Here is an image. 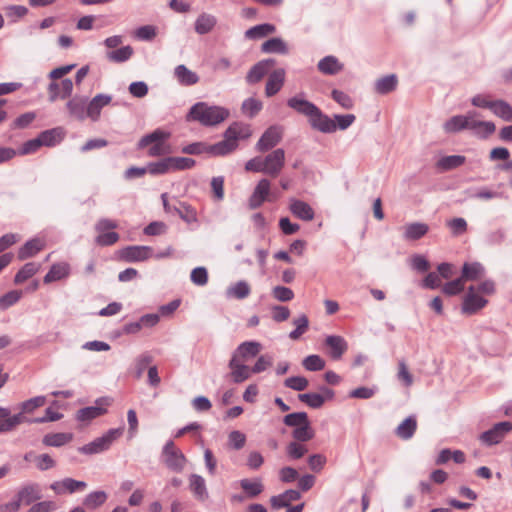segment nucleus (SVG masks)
I'll return each instance as SVG.
<instances>
[{
    "label": "nucleus",
    "mask_w": 512,
    "mask_h": 512,
    "mask_svg": "<svg viewBox=\"0 0 512 512\" xmlns=\"http://www.w3.org/2000/svg\"><path fill=\"white\" fill-rule=\"evenodd\" d=\"M308 422L310 421L308 419V415L306 412L290 413L284 416L283 418V423L286 426L294 427V429H296L297 427H301Z\"/></svg>",
    "instance_id": "obj_52"
},
{
    "label": "nucleus",
    "mask_w": 512,
    "mask_h": 512,
    "mask_svg": "<svg viewBox=\"0 0 512 512\" xmlns=\"http://www.w3.org/2000/svg\"><path fill=\"white\" fill-rule=\"evenodd\" d=\"M331 97L344 109H351L354 106L352 98L341 90L333 89L331 92Z\"/></svg>",
    "instance_id": "obj_63"
},
{
    "label": "nucleus",
    "mask_w": 512,
    "mask_h": 512,
    "mask_svg": "<svg viewBox=\"0 0 512 512\" xmlns=\"http://www.w3.org/2000/svg\"><path fill=\"white\" fill-rule=\"evenodd\" d=\"M307 452V446L300 442L292 441L286 447V454L291 460H298L302 458Z\"/></svg>",
    "instance_id": "obj_56"
},
{
    "label": "nucleus",
    "mask_w": 512,
    "mask_h": 512,
    "mask_svg": "<svg viewBox=\"0 0 512 512\" xmlns=\"http://www.w3.org/2000/svg\"><path fill=\"white\" fill-rule=\"evenodd\" d=\"M42 496V488L39 483H24L18 488L11 501L0 506V512H18L22 505H31L39 501Z\"/></svg>",
    "instance_id": "obj_2"
},
{
    "label": "nucleus",
    "mask_w": 512,
    "mask_h": 512,
    "mask_svg": "<svg viewBox=\"0 0 512 512\" xmlns=\"http://www.w3.org/2000/svg\"><path fill=\"white\" fill-rule=\"evenodd\" d=\"M171 134L162 129H156L153 132L144 135L138 142V149L148 147V156L160 157L171 152L170 146L166 141L170 138Z\"/></svg>",
    "instance_id": "obj_4"
},
{
    "label": "nucleus",
    "mask_w": 512,
    "mask_h": 512,
    "mask_svg": "<svg viewBox=\"0 0 512 512\" xmlns=\"http://www.w3.org/2000/svg\"><path fill=\"white\" fill-rule=\"evenodd\" d=\"M262 102L255 98H248L242 103V112L248 117L252 118L257 115L262 109Z\"/></svg>",
    "instance_id": "obj_58"
},
{
    "label": "nucleus",
    "mask_w": 512,
    "mask_h": 512,
    "mask_svg": "<svg viewBox=\"0 0 512 512\" xmlns=\"http://www.w3.org/2000/svg\"><path fill=\"white\" fill-rule=\"evenodd\" d=\"M24 414H26V412H23L22 410L15 415H11V412L9 411V416L6 421H0V434L11 432L22 423H30V419Z\"/></svg>",
    "instance_id": "obj_34"
},
{
    "label": "nucleus",
    "mask_w": 512,
    "mask_h": 512,
    "mask_svg": "<svg viewBox=\"0 0 512 512\" xmlns=\"http://www.w3.org/2000/svg\"><path fill=\"white\" fill-rule=\"evenodd\" d=\"M466 158L462 155L444 156L438 160L436 166L442 171H449L463 165Z\"/></svg>",
    "instance_id": "obj_47"
},
{
    "label": "nucleus",
    "mask_w": 512,
    "mask_h": 512,
    "mask_svg": "<svg viewBox=\"0 0 512 512\" xmlns=\"http://www.w3.org/2000/svg\"><path fill=\"white\" fill-rule=\"evenodd\" d=\"M49 100L51 102L57 99H66L71 97L73 92V82L69 78L63 79L61 82H51L48 85Z\"/></svg>",
    "instance_id": "obj_17"
},
{
    "label": "nucleus",
    "mask_w": 512,
    "mask_h": 512,
    "mask_svg": "<svg viewBox=\"0 0 512 512\" xmlns=\"http://www.w3.org/2000/svg\"><path fill=\"white\" fill-rule=\"evenodd\" d=\"M491 112L496 117L506 122H512V106L505 100H494V105Z\"/></svg>",
    "instance_id": "obj_44"
},
{
    "label": "nucleus",
    "mask_w": 512,
    "mask_h": 512,
    "mask_svg": "<svg viewBox=\"0 0 512 512\" xmlns=\"http://www.w3.org/2000/svg\"><path fill=\"white\" fill-rule=\"evenodd\" d=\"M107 497L104 491H94L86 495L83 504L89 509H96L105 503Z\"/></svg>",
    "instance_id": "obj_50"
},
{
    "label": "nucleus",
    "mask_w": 512,
    "mask_h": 512,
    "mask_svg": "<svg viewBox=\"0 0 512 512\" xmlns=\"http://www.w3.org/2000/svg\"><path fill=\"white\" fill-rule=\"evenodd\" d=\"M276 64V60L269 58L257 62L251 67L246 75V81L248 84H256L260 82L265 75H267L270 69Z\"/></svg>",
    "instance_id": "obj_19"
},
{
    "label": "nucleus",
    "mask_w": 512,
    "mask_h": 512,
    "mask_svg": "<svg viewBox=\"0 0 512 512\" xmlns=\"http://www.w3.org/2000/svg\"><path fill=\"white\" fill-rule=\"evenodd\" d=\"M120 257L128 263L143 262L153 257V249L150 246H127L120 251Z\"/></svg>",
    "instance_id": "obj_10"
},
{
    "label": "nucleus",
    "mask_w": 512,
    "mask_h": 512,
    "mask_svg": "<svg viewBox=\"0 0 512 512\" xmlns=\"http://www.w3.org/2000/svg\"><path fill=\"white\" fill-rule=\"evenodd\" d=\"M287 105L296 112L308 117V120L318 108L314 103L298 96L288 99Z\"/></svg>",
    "instance_id": "obj_26"
},
{
    "label": "nucleus",
    "mask_w": 512,
    "mask_h": 512,
    "mask_svg": "<svg viewBox=\"0 0 512 512\" xmlns=\"http://www.w3.org/2000/svg\"><path fill=\"white\" fill-rule=\"evenodd\" d=\"M261 51L264 53H277L286 55L289 52L288 45L284 40L279 37H274L266 40L261 45Z\"/></svg>",
    "instance_id": "obj_36"
},
{
    "label": "nucleus",
    "mask_w": 512,
    "mask_h": 512,
    "mask_svg": "<svg viewBox=\"0 0 512 512\" xmlns=\"http://www.w3.org/2000/svg\"><path fill=\"white\" fill-rule=\"evenodd\" d=\"M69 274V265L67 263L53 264L47 274L44 276V283L48 284L61 280Z\"/></svg>",
    "instance_id": "obj_39"
},
{
    "label": "nucleus",
    "mask_w": 512,
    "mask_h": 512,
    "mask_svg": "<svg viewBox=\"0 0 512 512\" xmlns=\"http://www.w3.org/2000/svg\"><path fill=\"white\" fill-rule=\"evenodd\" d=\"M87 486L86 482L78 481L72 478H65L61 481H55L50 485V489L53 490L56 494H63L68 492L70 494L76 492L77 490H83Z\"/></svg>",
    "instance_id": "obj_24"
},
{
    "label": "nucleus",
    "mask_w": 512,
    "mask_h": 512,
    "mask_svg": "<svg viewBox=\"0 0 512 512\" xmlns=\"http://www.w3.org/2000/svg\"><path fill=\"white\" fill-rule=\"evenodd\" d=\"M265 174L277 177L285 166V151L277 148L263 157Z\"/></svg>",
    "instance_id": "obj_8"
},
{
    "label": "nucleus",
    "mask_w": 512,
    "mask_h": 512,
    "mask_svg": "<svg viewBox=\"0 0 512 512\" xmlns=\"http://www.w3.org/2000/svg\"><path fill=\"white\" fill-rule=\"evenodd\" d=\"M416 428L417 421L415 417L409 416L398 425L396 435L403 440H409L413 437Z\"/></svg>",
    "instance_id": "obj_38"
},
{
    "label": "nucleus",
    "mask_w": 512,
    "mask_h": 512,
    "mask_svg": "<svg viewBox=\"0 0 512 512\" xmlns=\"http://www.w3.org/2000/svg\"><path fill=\"white\" fill-rule=\"evenodd\" d=\"M286 72L283 68H279L271 72L268 76L265 95L272 97L277 94L284 85Z\"/></svg>",
    "instance_id": "obj_23"
},
{
    "label": "nucleus",
    "mask_w": 512,
    "mask_h": 512,
    "mask_svg": "<svg viewBox=\"0 0 512 512\" xmlns=\"http://www.w3.org/2000/svg\"><path fill=\"white\" fill-rule=\"evenodd\" d=\"M66 109L69 116L78 121H84L88 118L87 97L75 95L66 103Z\"/></svg>",
    "instance_id": "obj_14"
},
{
    "label": "nucleus",
    "mask_w": 512,
    "mask_h": 512,
    "mask_svg": "<svg viewBox=\"0 0 512 512\" xmlns=\"http://www.w3.org/2000/svg\"><path fill=\"white\" fill-rule=\"evenodd\" d=\"M123 428L109 429L101 437H98L90 443L83 445L78 451L85 455L99 454L107 451L112 444L122 435Z\"/></svg>",
    "instance_id": "obj_5"
},
{
    "label": "nucleus",
    "mask_w": 512,
    "mask_h": 512,
    "mask_svg": "<svg viewBox=\"0 0 512 512\" xmlns=\"http://www.w3.org/2000/svg\"><path fill=\"white\" fill-rule=\"evenodd\" d=\"M229 115V110L224 107L197 102L190 108L187 119L210 127L222 123Z\"/></svg>",
    "instance_id": "obj_1"
},
{
    "label": "nucleus",
    "mask_w": 512,
    "mask_h": 512,
    "mask_svg": "<svg viewBox=\"0 0 512 512\" xmlns=\"http://www.w3.org/2000/svg\"><path fill=\"white\" fill-rule=\"evenodd\" d=\"M488 301L480 294L476 292L475 286L468 288L467 294L465 295L462 303V313L464 314H475L486 306Z\"/></svg>",
    "instance_id": "obj_12"
},
{
    "label": "nucleus",
    "mask_w": 512,
    "mask_h": 512,
    "mask_svg": "<svg viewBox=\"0 0 512 512\" xmlns=\"http://www.w3.org/2000/svg\"><path fill=\"white\" fill-rule=\"evenodd\" d=\"M22 297V292L12 290L0 297V310H6L12 305L16 304Z\"/></svg>",
    "instance_id": "obj_61"
},
{
    "label": "nucleus",
    "mask_w": 512,
    "mask_h": 512,
    "mask_svg": "<svg viewBox=\"0 0 512 512\" xmlns=\"http://www.w3.org/2000/svg\"><path fill=\"white\" fill-rule=\"evenodd\" d=\"M262 350L261 343L257 341H245L242 342L232 353L231 358L246 363L247 361L258 356Z\"/></svg>",
    "instance_id": "obj_15"
},
{
    "label": "nucleus",
    "mask_w": 512,
    "mask_h": 512,
    "mask_svg": "<svg viewBox=\"0 0 512 512\" xmlns=\"http://www.w3.org/2000/svg\"><path fill=\"white\" fill-rule=\"evenodd\" d=\"M314 435H315V433L311 427L310 422L304 424L301 427H297L292 432V437L294 438V441L300 442V443L310 441L311 439L314 438Z\"/></svg>",
    "instance_id": "obj_51"
},
{
    "label": "nucleus",
    "mask_w": 512,
    "mask_h": 512,
    "mask_svg": "<svg viewBox=\"0 0 512 512\" xmlns=\"http://www.w3.org/2000/svg\"><path fill=\"white\" fill-rule=\"evenodd\" d=\"M298 399L313 409H318L325 403V396L319 393H303Z\"/></svg>",
    "instance_id": "obj_53"
},
{
    "label": "nucleus",
    "mask_w": 512,
    "mask_h": 512,
    "mask_svg": "<svg viewBox=\"0 0 512 512\" xmlns=\"http://www.w3.org/2000/svg\"><path fill=\"white\" fill-rule=\"evenodd\" d=\"M275 31L276 27L273 24L264 23L253 26L246 30L245 37L251 40H256L273 34Z\"/></svg>",
    "instance_id": "obj_40"
},
{
    "label": "nucleus",
    "mask_w": 512,
    "mask_h": 512,
    "mask_svg": "<svg viewBox=\"0 0 512 512\" xmlns=\"http://www.w3.org/2000/svg\"><path fill=\"white\" fill-rule=\"evenodd\" d=\"M216 23L217 20L215 16L208 13H202L197 17L195 21V31L199 35L208 34L213 30Z\"/></svg>",
    "instance_id": "obj_35"
},
{
    "label": "nucleus",
    "mask_w": 512,
    "mask_h": 512,
    "mask_svg": "<svg viewBox=\"0 0 512 512\" xmlns=\"http://www.w3.org/2000/svg\"><path fill=\"white\" fill-rule=\"evenodd\" d=\"M161 200H162L165 212H167V213H176L184 221H186L188 223L195 220V218H196L195 212L191 209L190 206L186 205L185 203H180L181 207L172 206L168 202V194L167 193H162L161 194Z\"/></svg>",
    "instance_id": "obj_22"
},
{
    "label": "nucleus",
    "mask_w": 512,
    "mask_h": 512,
    "mask_svg": "<svg viewBox=\"0 0 512 512\" xmlns=\"http://www.w3.org/2000/svg\"><path fill=\"white\" fill-rule=\"evenodd\" d=\"M301 498V494L298 490L289 489L282 494L272 496L270 503L272 508L280 509L283 507H289L291 502L297 501Z\"/></svg>",
    "instance_id": "obj_27"
},
{
    "label": "nucleus",
    "mask_w": 512,
    "mask_h": 512,
    "mask_svg": "<svg viewBox=\"0 0 512 512\" xmlns=\"http://www.w3.org/2000/svg\"><path fill=\"white\" fill-rule=\"evenodd\" d=\"M250 293H251L250 285L244 280H240V281L230 285L226 289V297L227 298H233V299H238V300L247 298L250 295Z\"/></svg>",
    "instance_id": "obj_31"
},
{
    "label": "nucleus",
    "mask_w": 512,
    "mask_h": 512,
    "mask_svg": "<svg viewBox=\"0 0 512 512\" xmlns=\"http://www.w3.org/2000/svg\"><path fill=\"white\" fill-rule=\"evenodd\" d=\"M271 196V182L267 178H262L255 186L248 200V207L251 210L257 209L265 201H269Z\"/></svg>",
    "instance_id": "obj_9"
},
{
    "label": "nucleus",
    "mask_w": 512,
    "mask_h": 512,
    "mask_svg": "<svg viewBox=\"0 0 512 512\" xmlns=\"http://www.w3.org/2000/svg\"><path fill=\"white\" fill-rule=\"evenodd\" d=\"M240 486L250 498L258 496L263 491V485L260 480L252 482L249 479H242Z\"/></svg>",
    "instance_id": "obj_57"
},
{
    "label": "nucleus",
    "mask_w": 512,
    "mask_h": 512,
    "mask_svg": "<svg viewBox=\"0 0 512 512\" xmlns=\"http://www.w3.org/2000/svg\"><path fill=\"white\" fill-rule=\"evenodd\" d=\"M40 265L34 262L26 263L15 275V284H21L37 273Z\"/></svg>",
    "instance_id": "obj_49"
},
{
    "label": "nucleus",
    "mask_w": 512,
    "mask_h": 512,
    "mask_svg": "<svg viewBox=\"0 0 512 512\" xmlns=\"http://www.w3.org/2000/svg\"><path fill=\"white\" fill-rule=\"evenodd\" d=\"M282 139V128L280 126H270L262 134L256 143V150L259 152H266L274 148Z\"/></svg>",
    "instance_id": "obj_11"
},
{
    "label": "nucleus",
    "mask_w": 512,
    "mask_h": 512,
    "mask_svg": "<svg viewBox=\"0 0 512 512\" xmlns=\"http://www.w3.org/2000/svg\"><path fill=\"white\" fill-rule=\"evenodd\" d=\"M293 324L296 328L290 332L289 337L296 340L308 329L309 320L305 315H301L294 319Z\"/></svg>",
    "instance_id": "obj_62"
},
{
    "label": "nucleus",
    "mask_w": 512,
    "mask_h": 512,
    "mask_svg": "<svg viewBox=\"0 0 512 512\" xmlns=\"http://www.w3.org/2000/svg\"><path fill=\"white\" fill-rule=\"evenodd\" d=\"M249 136L248 129L241 123L231 124L224 132V139L208 146V152L215 156H224L238 147L239 139Z\"/></svg>",
    "instance_id": "obj_3"
},
{
    "label": "nucleus",
    "mask_w": 512,
    "mask_h": 512,
    "mask_svg": "<svg viewBox=\"0 0 512 512\" xmlns=\"http://www.w3.org/2000/svg\"><path fill=\"white\" fill-rule=\"evenodd\" d=\"M309 124L313 129L322 133L330 134L337 130L335 121L328 115L324 114L319 108H317L309 119Z\"/></svg>",
    "instance_id": "obj_16"
},
{
    "label": "nucleus",
    "mask_w": 512,
    "mask_h": 512,
    "mask_svg": "<svg viewBox=\"0 0 512 512\" xmlns=\"http://www.w3.org/2000/svg\"><path fill=\"white\" fill-rule=\"evenodd\" d=\"M228 367L230 369V378L233 383H242L252 375L251 368L244 362L236 360V358L230 359Z\"/></svg>",
    "instance_id": "obj_21"
},
{
    "label": "nucleus",
    "mask_w": 512,
    "mask_h": 512,
    "mask_svg": "<svg viewBox=\"0 0 512 512\" xmlns=\"http://www.w3.org/2000/svg\"><path fill=\"white\" fill-rule=\"evenodd\" d=\"M170 169L172 171H183L195 166L194 159L189 157H169Z\"/></svg>",
    "instance_id": "obj_54"
},
{
    "label": "nucleus",
    "mask_w": 512,
    "mask_h": 512,
    "mask_svg": "<svg viewBox=\"0 0 512 512\" xmlns=\"http://www.w3.org/2000/svg\"><path fill=\"white\" fill-rule=\"evenodd\" d=\"M325 344L329 348V355L332 359L338 360L346 352L348 345L341 336L330 335L325 339Z\"/></svg>",
    "instance_id": "obj_25"
},
{
    "label": "nucleus",
    "mask_w": 512,
    "mask_h": 512,
    "mask_svg": "<svg viewBox=\"0 0 512 512\" xmlns=\"http://www.w3.org/2000/svg\"><path fill=\"white\" fill-rule=\"evenodd\" d=\"M161 461L170 471L181 473L186 466L187 458L172 440H168L162 448Z\"/></svg>",
    "instance_id": "obj_6"
},
{
    "label": "nucleus",
    "mask_w": 512,
    "mask_h": 512,
    "mask_svg": "<svg viewBox=\"0 0 512 512\" xmlns=\"http://www.w3.org/2000/svg\"><path fill=\"white\" fill-rule=\"evenodd\" d=\"M174 77L183 86H192L199 81L197 73L188 69L184 64L177 65L174 68Z\"/></svg>",
    "instance_id": "obj_28"
},
{
    "label": "nucleus",
    "mask_w": 512,
    "mask_h": 512,
    "mask_svg": "<svg viewBox=\"0 0 512 512\" xmlns=\"http://www.w3.org/2000/svg\"><path fill=\"white\" fill-rule=\"evenodd\" d=\"M397 83V77L394 74L386 75L375 82V91L382 95L388 94L396 89Z\"/></svg>",
    "instance_id": "obj_43"
},
{
    "label": "nucleus",
    "mask_w": 512,
    "mask_h": 512,
    "mask_svg": "<svg viewBox=\"0 0 512 512\" xmlns=\"http://www.w3.org/2000/svg\"><path fill=\"white\" fill-rule=\"evenodd\" d=\"M317 68L325 75H336L343 70L344 66L335 56L329 55L318 62Z\"/></svg>",
    "instance_id": "obj_29"
},
{
    "label": "nucleus",
    "mask_w": 512,
    "mask_h": 512,
    "mask_svg": "<svg viewBox=\"0 0 512 512\" xmlns=\"http://www.w3.org/2000/svg\"><path fill=\"white\" fill-rule=\"evenodd\" d=\"M148 173L151 175H162L171 172L169 157L156 162H150L147 165Z\"/></svg>",
    "instance_id": "obj_55"
},
{
    "label": "nucleus",
    "mask_w": 512,
    "mask_h": 512,
    "mask_svg": "<svg viewBox=\"0 0 512 512\" xmlns=\"http://www.w3.org/2000/svg\"><path fill=\"white\" fill-rule=\"evenodd\" d=\"M99 403L100 401H97L96 406H89L80 409L77 412V420L82 422H88L106 413V409L102 407Z\"/></svg>",
    "instance_id": "obj_45"
},
{
    "label": "nucleus",
    "mask_w": 512,
    "mask_h": 512,
    "mask_svg": "<svg viewBox=\"0 0 512 512\" xmlns=\"http://www.w3.org/2000/svg\"><path fill=\"white\" fill-rule=\"evenodd\" d=\"M112 101V96L108 94H97L91 100L87 99L88 119L92 122H97L101 116V110L109 105Z\"/></svg>",
    "instance_id": "obj_18"
},
{
    "label": "nucleus",
    "mask_w": 512,
    "mask_h": 512,
    "mask_svg": "<svg viewBox=\"0 0 512 512\" xmlns=\"http://www.w3.org/2000/svg\"><path fill=\"white\" fill-rule=\"evenodd\" d=\"M189 481L190 490L193 495L201 501L206 500L208 498V491L204 478L198 474H192Z\"/></svg>",
    "instance_id": "obj_33"
},
{
    "label": "nucleus",
    "mask_w": 512,
    "mask_h": 512,
    "mask_svg": "<svg viewBox=\"0 0 512 512\" xmlns=\"http://www.w3.org/2000/svg\"><path fill=\"white\" fill-rule=\"evenodd\" d=\"M71 439L72 435L69 433H50L43 437L42 442L46 446L61 447L68 443Z\"/></svg>",
    "instance_id": "obj_48"
},
{
    "label": "nucleus",
    "mask_w": 512,
    "mask_h": 512,
    "mask_svg": "<svg viewBox=\"0 0 512 512\" xmlns=\"http://www.w3.org/2000/svg\"><path fill=\"white\" fill-rule=\"evenodd\" d=\"M42 146H55L60 143L63 138V132L61 128H53L41 132L38 136Z\"/></svg>",
    "instance_id": "obj_41"
},
{
    "label": "nucleus",
    "mask_w": 512,
    "mask_h": 512,
    "mask_svg": "<svg viewBox=\"0 0 512 512\" xmlns=\"http://www.w3.org/2000/svg\"><path fill=\"white\" fill-rule=\"evenodd\" d=\"M476 116V111H469L466 115H455L444 122L443 129L449 134L458 133L465 129L469 130L471 122Z\"/></svg>",
    "instance_id": "obj_13"
},
{
    "label": "nucleus",
    "mask_w": 512,
    "mask_h": 512,
    "mask_svg": "<svg viewBox=\"0 0 512 512\" xmlns=\"http://www.w3.org/2000/svg\"><path fill=\"white\" fill-rule=\"evenodd\" d=\"M303 367L307 371H320L325 367V361L319 355H309L302 361Z\"/></svg>",
    "instance_id": "obj_59"
},
{
    "label": "nucleus",
    "mask_w": 512,
    "mask_h": 512,
    "mask_svg": "<svg viewBox=\"0 0 512 512\" xmlns=\"http://www.w3.org/2000/svg\"><path fill=\"white\" fill-rule=\"evenodd\" d=\"M397 379L405 387H410L413 384V376L404 360L398 362Z\"/></svg>",
    "instance_id": "obj_60"
},
{
    "label": "nucleus",
    "mask_w": 512,
    "mask_h": 512,
    "mask_svg": "<svg viewBox=\"0 0 512 512\" xmlns=\"http://www.w3.org/2000/svg\"><path fill=\"white\" fill-rule=\"evenodd\" d=\"M469 130L479 138H487L495 132L496 126L491 121H480L476 120L474 117L471 122V128H469Z\"/></svg>",
    "instance_id": "obj_32"
},
{
    "label": "nucleus",
    "mask_w": 512,
    "mask_h": 512,
    "mask_svg": "<svg viewBox=\"0 0 512 512\" xmlns=\"http://www.w3.org/2000/svg\"><path fill=\"white\" fill-rule=\"evenodd\" d=\"M429 230L425 223L415 222L406 225L404 231V238L406 240H418L423 237Z\"/></svg>",
    "instance_id": "obj_46"
},
{
    "label": "nucleus",
    "mask_w": 512,
    "mask_h": 512,
    "mask_svg": "<svg viewBox=\"0 0 512 512\" xmlns=\"http://www.w3.org/2000/svg\"><path fill=\"white\" fill-rule=\"evenodd\" d=\"M512 430V423L509 421H503L495 424L491 429L483 432L479 439L480 441L487 445H495L500 443L507 433Z\"/></svg>",
    "instance_id": "obj_7"
},
{
    "label": "nucleus",
    "mask_w": 512,
    "mask_h": 512,
    "mask_svg": "<svg viewBox=\"0 0 512 512\" xmlns=\"http://www.w3.org/2000/svg\"><path fill=\"white\" fill-rule=\"evenodd\" d=\"M485 269L483 265L479 262L473 263H464L462 268V275L464 282L465 281H474L483 277Z\"/></svg>",
    "instance_id": "obj_37"
},
{
    "label": "nucleus",
    "mask_w": 512,
    "mask_h": 512,
    "mask_svg": "<svg viewBox=\"0 0 512 512\" xmlns=\"http://www.w3.org/2000/svg\"><path fill=\"white\" fill-rule=\"evenodd\" d=\"M44 248L43 240L34 238L27 241L18 251L19 260H25L33 257Z\"/></svg>",
    "instance_id": "obj_30"
},
{
    "label": "nucleus",
    "mask_w": 512,
    "mask_h": 512,
    "mask_svg": "<svg viewBox=\"0 0 512 512\" xmlns=\"http://www.w3.org/2000/svg\"><path fill=\"white\" fill-rule=\"evenodd\" d=\"M46 403L45 396H36L21 403L20 409L26 413H32L35 409L42 407Z\"/></svg>",
    "instance_id": "obj_64"
},
{
    "label": "nucleus",
    "mask_w": 512,
    "mask_h": 512,
    "mask_svg": "<svg viewBox=\"0 0 512 512\" xmlns=\"http://www.w3.org/2000/svg\"><path fill=\"white\" fill-rule=\"evenodd\" d=\"M133 53V48L130 45H127L116 50L108 51L106 53V58L108 61L113 63H124L132 57Z\"/></svg>",
    "instance_id": "obj_42"
},
{
    "label": "nucleus",
    "mask_w": 512,
    "mask_h": 512,
    "mask_svg": "<svg viewBox=\"0 0 512 512\" xmlns=\"http://www.w3.org/2000/svg\"><path fill=\"white\" fill-rule=\"evenodd\" d=\"M289 210L298 219L303 221H312L315 217L313 208L305 201L290 198Z\"/></svg>",
    "instance_id": "obj_20"
}]
</instances>
